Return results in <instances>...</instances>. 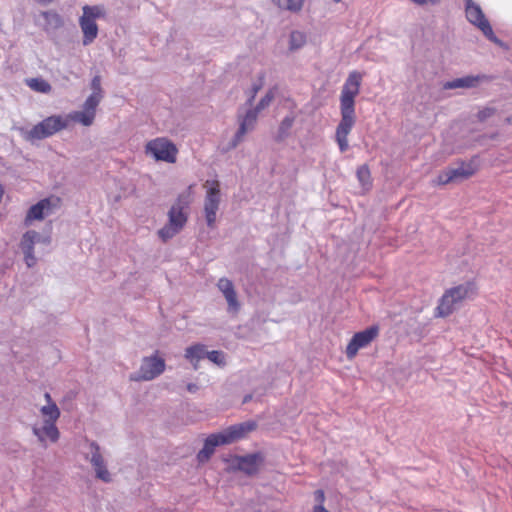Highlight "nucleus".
Returning <instances> with one entry per match:
<instances>
[{
    "instance_id": "f257e3e1",
    "label": "nucleus",
    "mask_w": 512,
    "mask_h": 512,
    "mask_svg": "<svg viewBox=\"0 0 512 512\" xmlns=\"http://www.w3.org/2000/svg\"><path fill=\"white\" fill-rule=\"evenodd\" d=\"M362 75L357 71L349 73L340 94L341 119L335 132V141L340 152H346L349 148L348 135L356 123L355 98L360 92Z\"/></svg>"
},
{
    "instance_id": "f03ea898",
    "label": "nucleus",
    "mask_w": 512,
    "mask_h": 512,
    "mask_svg": "<svg viewBox=\"0 0 512 512\" xmlns=\"http://www.w3.org/2000/svg\"><path fill=\"white\" fill-rule=\"evenodd\" d=\"M189 199L186 195H179L168 211V223L158 231V236L167 242L176 236L188 221Z\"/></svg>"
},
{
    "instance_id": "7ed1b4c3",
    "label": "nucleus",
    "mask_w": 512,
    "mask_h": 512,
    "mask_svg": "<svg viewBox=\"0 0 512 512\" xmlns=\"http://www.w3.org/2000/svg\"><path fill=\"white\" fill-rule=\"evenodd\" d=\"M67 126L68 121L61 115H52L43 119L29 130L20 128V133L24 140L34 143L37 140L53 136Z\"/></svg>"
},
{
    "instance_id": "20e7f679",
    "label": "nucleus",
    "mask_w": 512,
    "mask_h": 512,
    "mask_svg": "<svg viewBox=\"0 0 512 512\" xmlns=\"http://www.w3.org/2000/svg\"><path fill=\"white\" fill-rule=\"evenodd\" d=\"M166 368V363L156 351L151 356L143 357L138 371L130 374V380L134 382L151 381L160 376Z\"/></svg>"
},
{
    "instance_id": "39448f33",
    "label": "nucleus",
    "mask_w": 512,
    "mask_h": 512,
    "mask_svg": "<svg viewBox=\"0 0 512 512\" xmlns=\"http://www.w3.org/2000/svg\"><path fill=\"white\" fill-rule=\"evenodd\" d=\"M210 185L204 199V215L207 226L211 229L216 227V215L221 201L219 182L207 181L205 186Z\"/></svg>"
},
{
    "instance_id": "423d86ee",
    "label": "nucleus",
    "mask_w": 512,
    "mask_h": 512,
    "mask_svg": "<svg viewBox=\"0 0 512 512\" xmlns=\"http://www.w3.org/2000/svg\"><path fill=\"white\" fill-rule=\"evenodd\" d=\"M477 171L473 161L460 162L457 167H447L441 171L437 177L439 185H447L449 183H456L464 181L473 176Z\"/></svg>"
},
{
    "instance_id": "0eeeda50",
    "label": "nucleus",
    "mask_w": 512,
    "mask_h": 512,
    "mask_svg": "<svg viewBox=\"0 0 512 512\" xmlns=\"http://www.w3.org/2000/svg\"><path fill=\"white\" fill-rule=\"evenodd\" d=\"M467 20L479 28L484 36L493 43L501 44V41L495 35L489 21L486 19L481 7L474 2L465 5Z\"/></svg>"
},
{
    "instance_id": "6e6552de",
    "label": "nucleus",
    "mask_w": 512,
    "mask_h": 512,
    "mask_svg": "<svg viewBox=\"0 0 512 512\" xmlns=\"http://www.w3.org/2000/svg\"><path fill=\"white\" fill-rule=\"evenodd\" d=\"M177 152L175 144L166 138H156L146 144V153L158 161L175 163Z\"/></svg>"
},
{
    "instance_id": "1a4fd4ad",
    "label": "nucleus",
    "mask_w": 512,
    "mask_h": 512,
    "mask_svg": "<svg viewBox=\"0 0 512 512\" xmlns=\"http://www.w3.org/2000/svg\"><path fill=\"white\" fill-rule=\"evenodd\" d=\"M241 111L242 109L238 110L237 121L239 127L229 143V149L236 148L243 141L244 136L247 133L252 132L257 124V119L259 115L257 112H255L251 108H247L244 113H242Z\"/></svg>"
},
{
    "instance_id": "9d476101",
    "label": "nucleus",
    "mask_w": 512,
    "mask_h": 512,
    "mask_svg": "<svg viewBox=\"0 0 512 512\" xmlns=\"http://www.w3.org/2000/svg\"><path fill=\"white\" fill-rule=\"evenodd\" d=\"M36 243L49 245L51 243V236H43L35 230H29L22 236L20 248L24 254L25 263L29 268L35 266L37 262V259L34 256V245Z\"/></svg>"
},
{
    "instance_id": "9b49d317",
    "label": "nucleus",
    "mask_w": 512,
    "mask_h": 512,
    "mask_svg": "<svg viewBox=\"0 0 512 512\" xmlns=\"http://www.w3.org/2000/svg\"><path fill=\"white\" fill-rule=\"evenodd\" d=\"M378 334L379 328L377 326H370L363 331L355 333L346 347L347 358L353 359L358 351L369 346Z\"/></svg>"
},
{
    "instance_id": "f8f14e48",
    "label": "nucleus",
    "mask_w": 512,
    "mask_h": 512,
    "mask_svg": "<svg viewBox=\"0 0 512 512\" xmlns=\"http://www.w3.org/2000/svg\"><path fill=\"white\" fill-rule=\"evenodd\" d=\"M256 427V422L246 421L232 425L225 429L223 432L218 433L217 435L220 438V442H222L223 445L230 444L245 437L249 432L255 430Z\"/></svg>"
},
{
    "instance_id": "ddd939ff",
    "label": "nucleus",
    "mask_w": 512,
    "mask_h": 512,
    "mask_svg": "<svg viewBox=\"0 0 512 512\" xmlns=\"http://www.w3.org/2000/svg\"><path fill=\"white\" fill-rule=\"evenodd\" d=\"M263 460L264 458L261 453L238 456L235 459V468L248 476H252L258 473Z\"/></svg>"
},
{
    "instance_id": "4468645a",
    "label": "nucleus",
    "mask_w": 512,
    "mask_h": 512,
    "mask_svg": "<svg viewBox=\"0 0 512 512\" xmlns=\"http://www.w3.org/2000/svg\"><path fill=\"white\" fill-rule=\"evenodd\" d=\"M217 287L222 292L227 301V311L232 314L238 313L241 305L237 299V293L232 281L226 277H222L218 280Z\"/></svg>"
},
{
    "instance_id": "2eb2a0df",
    "label": "nucleus",
    "mask_w": 512,
    "mask_h": 512,
    "mask_svg": "<svg viewBox=\"0 0 512 512\" xmlns=\"http://www.w3.org/2000/svg\"><path fill=\"white\" fill-rule=\"evenodd\" d=\"M35 23L41 26L47 34H52L64 26L62 16L54 10L41 12L35 19Z\"/></svg>"
},
{
    "instance_id": "dca6fc26",
    "label": "nucleus",
    "mask_w": 512,
    "mask_h": 512,
    "mask_svg": "<svg viewBox=\"0 0 512 512\" xmlns=\"http://www.w3.org/2000/svg\"><path fill=\"white\" fill-rule=\"evenodd\" d=\"M33 434L37 437L38 441L43 447H46V439L55 443L60 438V432L55 423L44 422L41 427L34 425L32 427Z\"/></svg>"
},
{
    "instance_id": "f3484780",
    "label": "nucleus",
    "mask_w": 512,
    "mask_h": 512,
    "mask_svg": "<svg viewBox=\"0 0 512 512\" xmlns=\"http://www.w3.org/2000/svg\"><path fill=\"white\" fill-rule=\"evenodd\" d=\"M79 25L83 33V45H90L98 35V26L96 21L89 19L88 16H81Z\"/></svg>"
},
{
    "instance_id": "a211bd4d",
    "label": "nucleus",
    "mask_w": 512,
    "mask_h": 512,
    "mask_svg": "<svg viewBox=\"0 0 512 512\" xmlns=\"http://www.w3.org/2000/svg\"><path fill=\"white\" fill-rule=\"evenodd\" d=\"M219 445H223L222 442H220V438L217 434H211L209 435L205 442L203 448L198 452L197 454V460L199 463H205L207 462L211 456L214 454L215 448Z\"/></svg>"
},
{
    "instance_id": "6ab92c4d",
    "label": "nucleus",
    "mask_w": 512,
    "mask_h": 512,
    "mask_svg": "<svg viewBox=\"0 0 512 512\" xmlns=\"http://www.w3.org/2000/svg\"><path fill=\"white\" fill-rule=\"evenodd\" d=\"M482 77L480 76H474V75H467L461 78H456L451 81H447L443 84V88L446 90L451 89H469V88H475Z\"/></svg>"
},
{
    "instance_id": "aec40b11",
    "label": "nucleus",
    "mask_w": 512,
    "mask_h": 512,
    "mask_svg": "<svg viewBox=\"0 0 512 512\" xmlns=\"http://www.w3.org/2000/svg\"><path fill=\"white\" fill-rule=\"evenodd\" d=\"M51 210V202L49 199L40 200L28 210L26 221L42 220Z\"/></svg>"
},
{
    "instance_id": "412c9836",
    "label": "nucleus",
    "mask_w": 512,
    "mask_h": 512,
    "mask_svg": "<svg viewBox=\"0 0 512 512\" xmlns=\"http://www.w3.org/2000/svg\"><path fill=\"white\" fill-rule=\"evenodd\" d=\"M206 348L203 344H194L186 348L185 350V358L189 360L194 369H198V362L206 357Z\"/></svg>"
},
{
    "instance_id": "4be33fe9",
    "label": "nucleus",
    "mask_w": 512,
    "mask_h": 512,
    "mask_svg": "<svg viewBox=\"0 0 512 512\" xmlns=\"http://www.w3.org/2000/svg\"><path fill=\"white\" fill-rule=\"evenodd\" d=\"M457 304L452 299V296L449 295L447 292L443 294L441 297L439 304L436 308L437 316L439 317H447L450 314L453 313L455 310Z\"/></svg>"
},
{
    "instance_id": "5701e85b",
    "label": "nucleus",
    "mask_w": 512,
    "mask_h": 512,
    "mask_svg": "<svg viewBox=\"0 0 512 512\" xmlns=\"http://www.w3.org/2000/svg\"><path fill=\"white\" fill-rule=\"evenodd\" d=\"M446 292L452 296V299L458 305L462 300L469 297V294L472 292V285L461 284L447 290Z\"/></svg>"
},
{
    "instance_id": "b1692460",
    "label": "nucleus",
    "mask_w": 512,
    "mask_h": 512,
    "mask_svg": "<svg viewBox=\"0 0 512 512\" xmlns=\"http://www.w3.org/2000/svg\"><path fill=\"white\" fill-rule=\"evenodd\" d=\"M44 422L55 423L60 418L61 412L56 403L46 404L40 408Z\"/></svg>"
},
{
    "instance_id": "393cba45",
    "label": "nucleus",
    "mask_w": 512,
    "mask_h": 512,
    "mask_svg": "<svg viewBox=\"0 0 512 512\" xmlns=\"http://www.w3.org/2000/svg\"><path fill=\"white\" fill-rule=\"evenodd\" d=\"M27 86L35 92L50 93L52 90L51 84L42 77L26 79Z\"/></svg>"
},
{
    "instance_id": "a878e982",
    "label": "nucleus",
    "mask_w": 512,
    "mask_h": 512,
    "mask_svg": "<svg viewBox=\"0 0 512 512\" xmlns=\"http://www.w3.org/2000/svg\"><path fill=\"white\" fill-rule=\"evenodd\" d=\"M295 122V116L294 115H287L284 117V119L281 121L277 135L275 137L276 141L280 142L287 138L289 136L290 130Z\"/></svg>"
},
{
    "instance_id": "bb28decb",
    "label": "nucleus",
    "mask_w": 512,
    "mask_h": 512,
    "mask_svg": "<svg viewBox=\"0 0 512 512\" xmlns=\"http://www.w3.org/2000/svg\"><path fill=\"white\" fill-rule=\"evenodd\" d=\"M91 465L94 468L96 478L102 480L105 483H109L112 481L111 474L107 469L104 459L99 460L97 462H92Z\"/></svg>"
},
{
    "instance_id": "cd10ccee",
    "label": "nucleus",
    "mask_w": 512,
    "mask_h": 512,
    "mask_svg": "<svg viewBox=\"0 0 512 512\" xmlns=\"http://www.w3.org/2000/svg\"><path fill=\"white\" fill-rule=\"evenodd\" d=\"M275 5L286 11H290L293 13L299 12L302 7L304 0H273Z\"/></svg>"
},
{
    "instance_id": "c85d7f7f",
    "label": "nucleus",
    "mask_w": 512,
    "mask_h": 512,
    "mask_svg": "<svg viewBox=\"0 0 512 512\" xmlns=\"http://www.w3.org/2000/svg\"><path fill=\"white\" fill-rule=\"evenodd\" d=\"M95 115L96 114L94 112L83 108L82 111L74 112V114L71 115V118L84 126H90L94 122Z\"/></svg>"
},
{
    "instance_id": "c756f323",
    "label": "nucleus",
    "mask_w": 512,
    "mask_h": 512,
    "mask_svg": "<svg viewBox=\"0 0 512 512\" xmlns=\"http://www.w3.org/2000/svg\"><path fill=\"white\" fill-rule=\"evenodd\" d=\"M356 176L363 188L371 187V173L367 165H361L356 171Z\"/></svg>"
},
{
    "instance_id": "7c9ffc66",
    "label": "nucleus",
    "mask_w": 512,
    "mask_h": 512,
    "mask_svg": "<svg viewBox=\"0 0 512 512\" xmlns=\"http://www.w3.org/2000/svg\"><path fill=\"white\" fill-rule=\"evenodd\" d=\"M306 43V35L300 31H292L290 33L289 48L290 50H298Z\"/></svg>"
},
{
    "instance_id": "2f4dec72",
    "label": "nucleus",
    "mask_w": 512,
    "mask_h": 512,
    "mask_svg": "<svg viewBox=\"0 0 512 512\" xmlns=\"http://www.w3.org/2000/svg\"><path fill=\"white\" fill-rule=\"evenodd\" d=\"M88 448L89 453L85 455V459L88 460L90 463L104 459L101 454V448L97 442L88 441Z\"/></svg>"
},
{
    "instance_id": "473e14b6",
    "label": "nucleus",
    "mask_w": 512,
    "mask_h": 512,
    "mask_svg": "<svg viewBox=\"0 0 512 512\" xmlns=\"http://www.w3.org/2000/svg\"><path fill=\"white\" fill-rule=\"evenodd\" d=\"M82 16H88L89 19L96 21L97 18L105 17V10L102 6H99V5H94V6L85 5L83 7V15Z\"/></svg>"
},
{
    "instance_id": "72a5a7b5",
    "label": "nucleus",
    "mask_w": 512,
    "mask_h": 512,
    "mask_svg": "<svg viewBox=\"0 0 512 512\" xmlns=\"http://www.w3.org/2000/svg\"><path fill=\"white\" fill-rule=\"evenodd\" d=\"M274 98H275L274 90L269 89L267 91V93L265 94V96H263L260 99V101L257 103V105L254 107L252 106L250 108L259 114L262 110L266 109L271 104V102L273 101Z\"/></svg>"
},
{
    "instance_id": "f704fd0d",
    "label": "nucleus",
    "mask_w": 512,
    "mask_h": 512,
    "mask_svg": "<svg viewBox=\"0 0 512 512\" xmlns=\"http://www.w3.org/2000/svg\"><path fill=\"white\" fill-rule=\"evenodd\" d=\"M103 98V95H99L97 93H91L89 97L84 102L83 108L92 111L96 114V108L99 105L101 99Z\"/></svg>"
},
{
    "instance_id": "c9c22d12",
    "label": "nucleus",
    "mask_w": 512,
    "mask_h": 512,
    "mask_svg": "<svg viewBox=\"0 0 512 512\" xmlns=\"http://www.w3.org/2000/svg\"><path fill=\"white\" fill-rule=\"evenodd\" d=\"M206 358L219 366L225 365V354L222 351H207Z\"/></svg>"
},
{
    "instance_id": "e433bc0d",
    "label": "nucleus",
    "mask_w": 512,
    "mask_h": 512,
    "mask_svg": "<svg viewBox=\"0 0 512 512\" xmlns=\"http://www.w3.org/2000/svg\"><path fill=\"white\" fill-rule=\"evenodd\" d=\"M495 112H496V110L494 108L486 107L477 113V119L480 122H483V121L487 120L488 118H490L491 116H493L495 114Z\"/></svg>"
},
{
    "instance_id": "4c0bfd02",
    "label": "nucleus",
    "mask_w": 512,
    "mask_h": 512,
    "mask_svg": "<svg viewBox=\"0 0 512 512\" xmlns=\"http://www.w3.org/2000/svg\"><path fill=\"white\" fill-rule=\"evenodd\" d=\"M91 89H92V93L98 92L99 95H103L102 88H101V78L99 75H96L92 78Z\"/></svg>"
},
{
    "instance_id": "58836bf2",
    "label": "nucleus",
    "mask_w": 512,
    "mask_h": 512,
    "mask_svg": "<svg viewBox=\"0 0 512 512\" xmlns=\"http://www.w3.org/2000/svg\"><path fill=\"white\" fill-rule=\"evenodd\" d=\"M260 88H261V85L254 84L252 86L250 96L248 97V99L245 103V105L248 106V108L253 106L254 99H255L258 91L260 90Z\"/></svg>"
},
{
    "instance_id": "ea45409f",
    "label": "nucleus",
    "mask_w": 512,
    "mask_h": 512,
    "mask_svg": "<svg viewBox=\"0 0 512 512\" xmlns=\"http://www.w3.org/2000/svg\"><path fill=\"white\" fill-rule=\"evenodd\" d=\"M315 500L319 502V505H323V502L325 500V494L323 490H316L315 491Z\"/></svg>"
},
{
    "instance_id": "a19ab883",
    "label": "nucleus",
    "mask_w": 512,
    "mask_h": 512,
    "mask_svg": "<svg viewBox=\"0 0 512 512\" xmlns=\"http://www.w3.org/2000/svg\"><path fill=\"white\" fill-rule=\"evenodd\" d=\"M187 390L190 393H196L199 390V386L195 383H189L187 385Z\"/></svg>"
},
{
    "instance_id": "79ce46f5",
    "label": "nucleus",
    "mask_w": 512,
    "mask_h": 512,
    "mask_svg": "<svg viewBox=\"0 0 512 512\" xmlns=\"http://www.w3.org/2000/svg\"><path fill=\"white\" fill-rule=\"evenodd\" d=\"M314 512H329L323 505H316Z\"/></svg>"
},
{
    "instance_id": "37998d69",
    "label": "nucleus",
    "mask_w": 512,
    "mask_h": 512,
    "mask_svg": "<svg viewBox=\"0 0 512 512\" xmlns=\"http://www.w3.org/2000/svg\"><path fill=\"white\" fill-rule=\"evenodd\" d=\"M44 398H45V400H46L47 404L55 403V402L52 400V397H51L50 393H48V392H46V393L44 394Z\"/></svg>"
},
{
    "instance_id": "c03bdc74",
    "label": "nucleus",
    "mask_w": 512,
    "mask_h": 512,
    "mask_svg": "<svg viewBox=\"0 0 512 512\" xmlns=\"http://www.w3.org/2000/svg\"><path fill=\"white\" fill-rule=\"evenodd\" d=\"M252 399V395H246L243 399V403H247L248 401H250Z\"/></svg>"
},
{
    "instance_id": "a18cd8bd",
    "label": "nucleus",
    "mask_w": 512,
    "mask_h": 512,
    "mask_svg": "<svg viewBox=\"0 0 512 512\" xmlns=\"http://www.w3.org/2000/svg\"><path fill=\"white\" fill-rule=\"evenodd\" d=\"M472 0H465V5L472 3Z\"/></svg>"
},
{
    "instance_id": "49530a36",
    "label": "nucleus",
    "mask_w": 512,
    "mask_h": 512,
    "mask_svg": "<svg viewBox=\"0 0 512 512\" xmlns=\"http://www.w3.org/2000/svg\"><path fill=\"white\" fill-rule=\"evenodd\" d=\"M340 1H341V0H333V2H335V3H338V2H340Z\"/></svg>"
}]
</instances>
